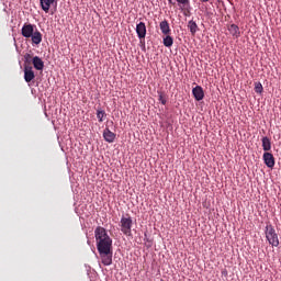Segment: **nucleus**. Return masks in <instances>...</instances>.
I'll list each match as a JSON object with an SVG mask.
<instances>
[{
  "label": "nucleus",
  "mask_w": 281,
  "mask_h": 281,
  "mask_svg": "<svg viewBox=\"0 0 281 281\" xmlns=\"http://www.w3.org/2000/svg\"><path fill=\"white\" fill-rule=\"evenodd\" d=\"M94 238L97 240L98 251L113 249V239H111V236L106 233V228L98 226L94 229Z\"/></svg>",
  "instance_id": "obj_1"
},
{
  "label": "nucleus",
  "mask_w": 281,
  "mask_h": 281,
  "mask_svg": "<svg viewBox=\"0 0 281 281\" xmlns=\"http://www.w3.org/2000/svg\"><path fill=\"white\" fill-rule=\"evenodd\" d=\"M266 238L272 247H278L280 245V239L278 238V233H276V228L272 225L266 226Z\"/></svg>",
  "instance_id": "obj_2"
},
{
  "label": "nucleus",
  "mask_w": 281,
  "mask_h": 281,
  "mask_svg": "<svg viewBox=\"0 0 281 281\" xmlns=\"http://www.w3.org/2000/svg\"><path fill=\"white\" fill-rule=\"evenodd\" d=\"M99 256L104 267H111V265H113V248L108 250H99Z\"/></svg>",
  "instance_id": "obj_3"
},
{
  "label": "nucleus",
  "mask_w": 281,
  "mask_h": 281,
  "mask_svg": "<svg viewBox=\"0 0 281 281\" xmlns=\"http://www.w3.org/2000/svg\"><path fill=\"white\" fill-rule=\"evenodd\" d=\"M132 227H133V218H131V216L121 218V232L125 236H131Z\"/></svg>",
  "instance_id": "obj_4"
},
{
  "label": "nucleus",
  "mask_w": 281,
  "mask_h": 281,
  "mask_svg": "<svg viewBox=\"0 0 281 281\" xmlns=\"http://www.w3.org/2000/svg\"><path fill=\"white\" fill-rule=\"evenodd\" d=\"M34 78H36V75H34V70L32 68V66H24V80L25 82H32V80H34Z\"/></svg>",
  "instance_id": "obj_5"
},
{
  "label": "nucleus",
  "mask_w": 281,
  "mask_h": 281,
  "mask_svg": "<svg viewBox=\"0 0 281 281\" xmlns=\"http://www.w3.org/2000/svg\"><path fill=\"white\" fill-rule=\"evenodd\" d=\"M263 161L268 168H273L276 166V157L269 151L263 153Z\"/></svg>",
  "instance_id": "obj_6"
},
{
  "label": "nucleus",
  "mask_w": 281,
  "mask_h": 281,
  "mask_svg": "<svg viewBox=\"0 0 281 281\" xmlns=\"http://www.w3.org/2000/svg\"><path fill=\"white\" fill-rule=\"evenodd\" d=\"M33 34H34L33 24H24L22 26V36H24V38H32Z\"/></svg>",
  "instance_id": "obj_7"
},
{
  "label": "nucleus",
  "mask_w": 281,
  "mask_h": 281,
  "mask_svg": "<svg viewBox=\"0 0 281 281\" xmlns=\"http://www.w3.org/2000/svg\"><path fill=\"white\" fill-rule=\"evenodd\" d=\"M192 93L198 102H201V100L205 98V92L203 91V88L201 86H196L195 88H193Z\"/></svg>",
  "instance_id": "obj_8"
},
{
  "label": "nucleus",
  "mask_w": 281,
  "mask_h": 281,
  "mask_svg": "<svg viewBox=\"0 0 281 281\" xmlns=\"http://www.w3.org/2000/svg\"><path fill=\"white\" fill-rule=\"evenodd\" d=\"M136 34L138 36V38H146V23L144 22H139L136 25Z\"/></svg>",
  "instance_id": "obj_9"
},
{
  "label": "nucleus",
  "mask_w": 281,
  "mask_h": 281,
  "mask_svg": "<svg viewBox=\"0 0 281 281\" xmlns=\"http://www.w3.org/2000/svg\"><path fill=\"white\" fill-rule=\"evenodd\" d=\"M32 63L37 71H43V69H45V63L43 61V59H41V57H33Z\"/></svg>",
  "instance_id": "obj_10"
},
{
  "label": "nucleus",
  "mask_w": 281,
  "mask_h": 281,
  "mask_svg": "<svg viewBox=\"0 0 281 281\" xmlns=\"http://www.w3.org/2000/svg\"><path fill=\"white\" fill-rule=\"evenodd\" d=\"M115 133L111 132V130L105 128L103 131V139H105V142H108L109 144H113L115 142Z\"/></svg>",
  "instance_id": "obj_11"
},
{
  "label": "nucleus",
  "mask_w": 281,
  "mask_h": 281,
  "mask_svg": "<svg viewBox=\"0 0 281 281\" xmlns=\"http://www.w3.org/2000/svg\"><path fill=\"white\" fill-rule=\"evenodd\" d=\"M55 2L56 0H40L41 8L46 14L49 12V9L52 5H54Z\"/></svg>",
  "instance_id": "obj_12"
},
{
  "label": "nucleus",
  "mask_w": 281,
  "mask_h": 281,
  "mask_svg": "<svg viewBox=\"0 0 281 281\" xmlns=\"http://www.w3.org/2000/svg\"><path fill=\"white\" fill-rule=\"evenodd\" d=\"M228 32L234 38H240V27L236 24L228 25Z\"/></svg>",
  "instance_id": "obj_13"
},
{
  "label": "nucleus",
  "mask_w": 281,
  "mask_h": 281,
  "mask_svg": "<svg viewBox=\"0 0 281 281\" xmlns=\"http://www.w3.org/2000/svg\"><path fill=\"white\" fill-rule=\"evenodd\" d=\"M159 26H160L161 33L165 36H168V34H170V24L168 23V20H164L162 22H160Z\"/></svg>",
  "instance_id": "obj_14"
},
{
  "label": "nucleus",
  "mask_w": 281,
  "mask_h": 281,
  "mask_svg": "<svg viewBox=\"0 0 281 281\" xmlns=\"http://www.w3.org/2000/svg\"><path fill=\"white\" fill-rule=\"evenodd\" d=\"M31 38L34 45H41V43H43V34H41L38 31H35Z\"/></svg>",
  "instance_id": "obj_15"
},
{
  "label": "nucleus",
  "mask_w": 281,
  "mask_h": 281,
  "mask_svg": "<svg viewBox=\"0 0 281 281\" xmlns=\"http://www.w3.org/2000/svg\"><path fill=\"white\" fill-rule=\"evenodd\" d=\"M188 30H190V33L192 36H195V34L199 30V25L196 24V22H194V20H190L188 22Z\"/></svg>",
  "instance_id": "obj_16"
},
{
  "label": "nucleus",
  "mask_w": 281,
  "mask_h": 281,
  "mask_svg": "<svg viewBox=\"0 0 281 281\" xmlns=\"http://www.w3.org/2000/svg\"><path fill=\"white\" fill-rule=\"evenodd\" d=\"M261 142H262V148L265 153H269V150H271V139L265 136L262 137Z\"/></svg>",
  "instance_id": "obj_17"
},
{
  "label": "nucleus",
  "mask_w": 281,
  "mask_h": 281,
  "mask_svg": "<svg viewBox=\"0 0 281 281\" xmlns=\"http://www.w3.org/2000/svg\"><path fill=\"white\" fill-rule=\"evenodd\" d=\"M162 43L165 47H170L171 45L175 44V40L172 38V36H170V34H168L164 37Z\"/></svg>",
  "instance_id": "obj_18"
},
{
  "label": "nucleus",
  "mask_w": 281,
  "mask_h": 281,
  "mask_svg": "<svg viewBox=\"0 0 281 281\" xmlns=\"http://www.w3.org/2000/svg\"><path fill=\"white\" fill-rule=\"evenodd\" d=\"M97 117L99 122H104V117H106V112L104 110H98Z\"/></svg>",
  "instance_id": "obj_19"
},
{
  "label": "nucleus",
  "mask_w": 281,
  "mask_h": 281,
  "mask_svg": "<svg viewBox=\"0 0 281 281\" xmlns=\"http://www.w3.org/2000/svg\"><path fill=\"white\" fill-rule=\"evenodd\" d=\"M262 91H265V88L262 87V83H260V82L255 83V92L256 93H262Z\"/></svg>",
  "instance_id": "obj_20"
},
{
  "label": "nucleus",
  "mask_w": 281,
  "mask_h": 281,
  "mask_svg": "<svg viewBox=\"0 0 281 281\" xmlns=\"http://www.w3.org/2000/svg\"><path fill=\"white\" fill-rule=\"evenodd\" d=\"M178 5H182V8H186V5H190V0H176Z\"/></svg>",
  "instance_id": "obj_21"
},
{
  "label": "nucleus",
  "mask_w": 281,
  "mask_h": 281,
  "mask_svg": "<svg viewBox=\"0 0 281 281\" xmlns=\"http://www.w3.org/2000/svg\"><path fill=\"white\" fill-rule=\"evenodd\" d=\"M24 60H25V63H32V55L30 54V53H26L25 55H24Z\"/></svg>",
  "instance_id": "obj_22"
},
{
  "label": "nucleus",
  "mask_w": 281,
  "mask_h": 281,
  "mask_svg": "<svg viewBox=\"0 0 281 281\" xmlns=\"http://www.w3.org/2000/svg\"><path fill=\"white\" fill-rule=\"evenodd\" d=\"M159 102H161V104H166V99H164V94H159Z\"/></svg>",
  "instance_id": "obj_23"
},
{
  "label": "nucleus",
  "mask_w": 281,
  "mask_h": 281,
  "mask_svg": "<svg viewBox=\"0 0 281 281\" xmlns=\"http://www.w3.org/2000/svg\"><path fill=\"white\" fill-rule=\"evenodd\" d=\"M168 3H169L170 5H175V2H173L172 0H168Z\"/></svg>",
  "instance_id": "obj_24"
}]
</instances>
